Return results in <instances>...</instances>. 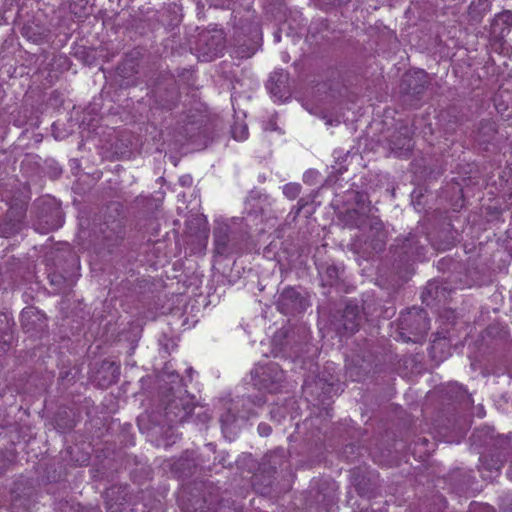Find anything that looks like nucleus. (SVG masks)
<instances>
[{"instance_id":"f257e3e1","label":"nucleus","mask_w":512,"mask_h":512,"mask_svg":"<svg viewBox=\"0 0 512 512\" xmlns=\"http://www.w3.org/2000/svg\"><path fill=\"white\" fill-rule=\"evenodd\" d=\"M193 409L192 398L186 392L180 391V394L176 395L171 388L167 394L162 396L155 409L139 416L138 425L143 430L144 422L147 421L154 427L172 428L185 422L191 416Z\"/></svg>"},{"instance_id":"f03ea898","label":"nucleus","mask_w":512,"mask_h":512,"mask_svg":"<svg viewBox=\"0 0 512 512\" xmlns=\"http://www.w3.org/2000/svg\"><path fill=\"white\" fill-rule=\"evenodd\" d=\"M473 445L488 446L490 451L480 456L479 471L483 479H492L491 473L499 472L508 460L511 452L510 440L502 435H494V430L483 428L475 431L470 437Z\"/></svg>"},{"instance_id":"7ed1b4c3","label":"nucleus","mask_w":512,"mask_h":512,"mask_svg":"<svg viewBox=\"0 0 512 512\" xmlns=\"http://www.w3.org/2000/svg\"><path fill=\"white\" fill-rule=\"evenodd\" d=\"M344 220L347 225L354 227H362L367 224L369 226L368 241L364 237H357L351 244L350 250L360 255L363 258H369L374 253L381 252L386 245V231L382 221L377 217H367L364 211L353 208L348 209L344 215Z\"/></svg>"},{"instance_id":"20e7f679","label":"nucleus","mask_w":512,"mask_h":512,"mask_svg":"<svg viewBox=\"0 0 512 512\" xmlns=\"http://www.w3.org/2000/svg\"><path fill=\"white\" fill-rule=\"evenodd\" d=\"M442 399L446 407L436 420V426L454 432L464 431L468 422L464 412L473 404L471 395L459 384L452 383L442 390Z\"/></svg>"},{"instance_id":"39448f33","label":"nucleus","mask_w":512,"mask_h":512,"mask_svg":"<svg viewBox=\"0 0 512 512\" xmlns=\"http://www.w3.org/2000/svg\"><path fill=\"white\" fill-rule=\"evenodd\" d=\"M178 501L183 512H216L223 505L219 488L213 482L205 480L186 484Z\"/></svg>"},{"instance_id":"423d86ee","label":"nucleus","mask_w":512,"mask_h":512,"mask_svg":"<svg viewBox=\"0 0 512 512\" xmlns=\"http://www.w3.org/2000/svg\"><path fill=\"white\" fill-rule=\"evenodd\" d=\"M429 238L422 232L412 231L395 239L391 247L393 267L400 277L410 273V267L425 257Z\"/></svg>"},{"instance_id":"0eeeda50","label":"nucleus","mask_w":512,"mask_h":512,"mask_svg":"<svg viewBox=\"0 0 512 512\" xmlns=\"http://www.w3.org/2000/svg\"><path fill=\"white\" fill-rule=\"evenodd\" d=\"M430 329L428 313L423 308L412 307L398 318V334L404 342L421 343Z\"/></svg>"},{"instance_id":"6e6552de","label":"nucleus","mask_w":512,"mask_h":512,"mask_svg":"<svg viewBox=\"0 0 512 512\" xmlns=\"http://www.w3.org/2000/svg\"><path fill=\"white\" fill-rule=\"evenodd\" d=\"M363 320V308L355 301H348L330 316V327L339 336H351L359 330Z\"/></svg>"},{"instance_id":"1a4fd4ad","label":"nucleus","mask_w":512,"mask_h":512,"mask_svg":"<svg viewBox=\"0 0 512 512\" xmlns=\"http://www.w3.org/2000/svg\"><path fill=\"white\" fill-rule=\"evenodd\" d=\"M253 385L258 390H264L269 393L278 392L284 382V371L277 363H267L258 365L251 371Z\"/></svg>"},{"instance_id":"9d476101","label":"nucleus","mask_w":512,"mask_h":512,"mask_svg":"<svg viewBox=\"0 0 512 512\" xmlns=\"http://www.w3.org/2000/svg\"><path fill=\"white\" fill-rule=\"evenodd\" d=\"M63 213L61 208L52 199L40 200L36 204L35 230L47 234L62 226Z\"/></svg>"},{"instance_id":"9b49d317","label":"nucleus","mask_w":512,"mask_h":512,"mask_svg":"<svg viewBox=\"0 0 512 512\" xmlns=\"http://www.w3.org/2000/svg\"><path fill=\"white\" fill-rule=\"evenodd\" d=\"M153 103L157 108L170 111L179 102V91L176 80L170 75H160L152 88Z\"/></svg>"},{"instance_id":"f8f14e48","label":"nucleus","mask_w":512,"mask_h":512,"mask_svg":"<svg viewBox=\"0 0 512 512\" xmlns=\"http://www.w3.org/2000/svg\"><path fill=\"white\" fill-rule=\"evenodd\" d=\"M310 305L307 293L300 287L287 286L279 294L276 301L278 311L285 315H296L304 312Z\"/></svg>"},{"instance_id":"ddd939ff","label":"nucleus","mask_w":512,"mask_h":512,"mask_svg":"<svg viewBox=\"0 0 512 512\" xmlns=\"http://www.w3.org/2000/svg\"><path fill=\"white\" fill-rule=\"evenodd\" d=\"M214 251L221 256H229L240 249L237 233L226 223H218L213 230Z\"/></svg>"},{"instance_id":"4468645a","label":"nucleus","mask_w":512,"mask_h":512,"mask_svg":"<svg viewBox=\"0 0 512 512\" xmlns=\"http://www.w3.org/2000/svg\"><path fill=\"white\" fill-rule=\"evenodd\" d=\"M336 483L334 481H322L317 488L310 490L317 512H334L337 503Z\"/></svg>"},{"instance_id":"2eb2a0df","label":"nucleus","mask_w":512,"mask_h":512,"mask_svg":"<svg viewBox=\"0 0 512 512\" xmlns=\"http://www.w3.org/2000/svg\"><path fill=\"white\" fill-rule=\"evenodd\" d=\"M428 75L423 70L415 71L411 74H406L401 83V93L405 97V101L411 98V105L413 100L419 101L428 87Z\"/></svg>"},{"instance_id":"dca6fc26","label":"nucleus","mask_w":512,"mask_h":512,"mask_svg":"<svg viewBox=\"0 0 512 512\" xmlns=\"http://www.w3.org/2000/svg\"><path fill=\"white\" fill-rule=\"evenodd\" d=\"M225 47L224 36L221 31L213 34L210 32L202 33L198 40V51L205 60H213L218 57Z\"/></svg>"},{"instance_id":"f3484780","label":"nucleus","mask_w":512,"mask_h":512,"mask_svg":"<svg viewBox=\"0 0 512 512\" xmlns=\"http://www.w3.org/2000/svg\"><path fill=\"white\" fill-rule=\"evenodd\" d=\"M26 215V209L23 205H11L5 216L0 218V237H9L18 233L22 228V223Z\"/></svg>"},{"instance_id":"a211bd4d","label":"nucleus","mask_w":512,"mask_h":512,"mask_svg":"<svg viewBox=\"0 0 512 512\" xmlns=\"http://www.w3.org/2000/svg\"><path fill=\"white\" fill-rule=\"evenodd\" d=\"M171 472L178 478H186L200 471L196 453L186 451L170 465Z\"/></svg>"},{"instance_id":"6ab92c4d","label":"nucleus","mask_w":512,"mask_h":512,"mask_svg":"<svg viewBox=\"0 0 512 512\" xmlns=\"http://www.w3.org/2000/svg\"><path fill=\"white\" fill-rule=\"evenodd\" d=\"M129 491L126 485H113L104 492L108 512H120L129 501Z\"/></svg>"},{"instance_id":"aec40b11","label":"nucleus","mask_w":512,"mask_h":512,"mask_svg":"<svg viewBox=\"0 0 512 512\" xmlns=\"http://www.w3.org/2000/svg\"><path fill=\"white\" fill-rule=\"evenodd\" d=\"M294 336L288 340L287 352L285 355L291 358H300L307 352L309 333L305 326H292Z\"/></svg>"},{"instance_id":"412c9836","label":"nucleus","mask_w":512,"mask_h":512,"mask_svg":"<svg viewBox=\"0 0 512 512\" xmlns=\"http://www.w3.org/2000/svg\"><path fill=\"white\" fill-rule=\"evenodd\" d=\"M391 151L398 157L408 156L413 148L411 131L407 126H401L390 139Z\"/></svg>"},{"instance_id":"4be33fe9","label":"nucleus","mask_w":512,"mask_h":512,"mask_svg":"<svg viewBox=\"0 0 512 512\" xmlns=\"http://www.w3.org/2000/svg\"><path fill=\"white\" fill-rule=\"evenodd\" d=\"M260 466L263 467V471L268 473L278 474V469L283 471L288 468V456L287 451L283 448H277L267 454L262 459Z\"/></svg>"},{"instance_id":"5701e85b","label":"nucleus","mask_w":512,"mask_h":512,"mask_svg":"<svg viewBox=\"0 0 512 512\" xmlns=\"http://www.w3.org/2000/svg\"><path fill=\"white\" fill-rule=\"evenodd\" d=\"M288 74L283 71H275L273 72L266 84L267 89L270 94L278 100H283L288 98Z\"/></svg>"},{"instance_id":"b1692460","label":"nucleus","mask_w":512,"mask_h":512,"mask_svg":"<svg viewBox=\"0 0 512 512\" xmlns=\"http://www.w3.org/2000/svg\"><path fill=\"white\" fill-rule=\"evenodd\" d=\"M457 232L453 230L451 224H446L431 237V245L437 250H448L456 241Z\"/></svg>"},{"instance_id":"393cba45","label":"nucleus","mask_w":512,"mask_h":512,"mask_svg":"<svg viewBox=\"0 0 512 512\" xmlns=\"http://www.w3.org/2000/svg\"><path fill=\"white\" fill-rule=\"evenodd\" d=\"M276 475L263 471V467L259 466L258 471L252 477V486L256 493L268 495L271 493Z\"/></svg>"},{"instance_id":"a878e982","label":"nucleus","mask_w":512,"mask_h":512,"mask_svg":"<svg viewBox=\"0 0 512 512\" xmlns=\"http://www.w3.org/2000/svg\"><path fill=\"white\" fill-rule=\"evenodd\" d=\"M512 29V11L506 10L495 16L491 23V34L498 40L505 38Z\"/></svg>"},{"instance_id":"bb28decb","label":"nucleus","mask_w":512,"mask_h":512,"mask_svg":"<svg viewBox=\"0 0 512 512\" xmlns=\"http://www.w3.org/2000/svg\"><path fill=\"white\" fill-rule=\"evenodd\" d=\"M265 403L262 396H243L235 403L234 409L237 410L241 420H248L254 414L253 407H261Z\"/></svg>"},{"instance_id":"cd10ccee","label":"nucleus","mask_w":512,"mask_h":512,"mask_svg":"<svg viewBox=\"0 0 512 512\" xmlns=\"http://www.w3.org/2000/svg\"><path fill=\"white\" fill-rule=\"evenodd\" d=\"M318 272L322 286L333 287L339 283L343 270L334 264L324 263L318 266Z\"/></svg>"},{"instance_id":"c85d7f7f","label":"nucleus","mask_w":512,"mask_h":512,"mask_svg":"<svg viewBox=\"0 0 512 512\" xmlns=\"http://www.w3.org/2000/svg\"><path fill=\"white\" fill-rule=\"evenodd\" d=\"M498 132L497 124L492 119H483L477 128V141L480 144L491 143Z\"/></svg>"},{"instance_id":"c756f323","label":"nucleus","mask_w":512,"mask_h":512,"mask_svg":"<svg viewBox=\"0 0 512 512\" xmlns=\"http://www.w3.org/2000/svg\"><path fill=\"white\" fill-rule=\"evenodd\" d=\"M233 410L234 408L227 409L220 417L222 432L229 439L237 433L239 429L238 420L241 419L239 414L236 415Z\"/></svg>"},{"instance_id":"7c9ffc66","label":"nucleus","mask_w":512,"mask_h":512,"mask_svg":"<svg viewBox=\"0 0 512 512\" xmlns=\"http://www.w3.org/2000/svg\"><path fill=\"white\" fill-rule=\"evenodd\" d=\"M215 445L208 443L204 446L200 453L196 454L200 471L212 470L215 466L217 457L215 455Z\"/></svg>"},{"instance_id":"2f4dec72","label":"nucleus","mask_w":512,"mask_h":512,"mask_svg":"<svg viewBox=\"0 0 512 512\" xmlns=\"http://www.w3.org/2000/svg\"><path fill=\"white\" fill-rule=\"evenodd\" d=\"M354 486L361 497L371 498L374 496V490L377 485L374 481V475L368 477L362 475L354 478Z\"/></svg>"},{"instance_id":"473e14b6","label":"nucleus","mask_w":512,"mask_h":512,"mask_svg":"<svg viewBox=\"0 0 512 512\" xmlns=\"http://www.w3.org/2000/svg\"><path fill=\"white\" fill-rule=\"evenodd\" d=\"M292 326H283L278 331L275 332L272 338V343L275 349L279 352H287L288 340L293 337Z\"/></svg>"},{"instance_id":"72a5a7b5","label":"nucleus","mask_w":512,"mask_h":512,"mask_svg":"<svg viewBox=\"0 0 512 512\" xmlns=\"http://www.w3.org/2000/svg\"><path fill=\"white\" fill-rule=\"evenodd\" d=\"M490 10L489 0H472L468 15L471 21L475 23L481 22L483 16Z\"/></svg>"},{"instance_id":"f704fd0d","label":"nucleus","mask_w":512,"mask_h":512,"mask_svg":"<svg viewBox=\"0 0 512 512\" xmlns=\"http://www.w3.org/2000/svg\"><path fill=\"white\" fill-rule=\"evenodd\" d=\"M43 315L33 307H26L21 312V324L27 331H32L36 328V322L40 321Z\"/></svg>"},{"instance_id":"c9c22d12","label":"nucleus","mask_w":512,"mask_h":512,"mask_svg":"<svg viewBox=\"0 0 512 512\" xmlns=\"http://www.w3.org/2000/svg\"><path fill=\"white\" fill-rule=\"evenodd\" d=\"M10 331L11 327L7 316L0 313V341L4 345H8L12 339Z\"/></svg>"},{"instance_id":"e433bc0d","label":"nucleus","mask_w":512,"mask_h":512,"mask_svg":"<svg viewBox=\"0 0 512 512\" xmlns=\"http://www.w3.org/2000/svg\"><path fill=\"white\" fill-rule=\"evenodd\" d=\"M348 195L349 201H353L356 204V209H359L361 211L365 210V204L368 201V196L366 193L359 191H349Z\"/></svg>"},{"instance_id":"4c0bfd02","label":"nucleus","mask_w":512,"mask_h":512,"mask_svg":"<svg viewBox=\"0 0 512 512\" xmlns=\"http://www.w3.org/2000/svg\"><path fill=\"white\" fill-rule=\"evenodd\" d=\"M443 292H444V288L440 290V287H439L437 281H431V282H428L427 286L425 287V290L422 293V297L424 298L425 295H429L432 298H438L441 295H444Z\"/></svg>"},{"instance_id":"58836bf2","label":"nucleus","mask_w":512,"mask_h":512,"mask_svg":"<svg viewBox=\"0 0 512 512\" xmlns=\"http://www.w3.org/2000/svg\"><path fill=\"white\" fill-rule=\"evenodd\" d=\"M102 368L107 369L111 374V377L109 378L108 381L109 384L116 383L118 381L120 375L119 365H117L115 362H105L102 365Z\"/></svg>"},{"instance_id":"ea45409f","label":"nucleus","mask_w":512,"mask_h":512,"mask_svg":"<svg viewBox=\"0 0 512 512\" xmlns=\"http://www.w3.org/2000/svg\"><path fill=\"white\" fill-rule=\"evenodd\" d=\"M301 191V186L298 183H288L283 187L284 195L289 199H295Z\"/></svg>"},{"instance_id":"a19ab883","label":"nucleus","mask_w":512,"mask_h":512,"mask_svg":"<svg viewBox=\"0 0 512 512\" xmlns=\"http://www.w3.org/2000/svg\"><path fill=\"white\" fill-rule=\"evenodd\" d=\"M232 135L236 140H245L248 136V128L246 125H235L232 128Z\"/></svg>"},{"instance_id":"79ce46f5","label":"nucleus","mask_w":512,"mask_h":512,"mask_svg":"<svg viewBox=\"0 0 512 512\" xmlns=\"http://www.w3.org/2000/svg\"><path fill=\"white\" fill-rule=\"evenodd\" d=\"M200 128L201 124H198V122H189L185 127V135L192 138L200 132Z\"/></svg>"},{"instance_id":"37998d69","label":"nucleus","mask_w":512,"mask_h":512,"mask_svg":"<svg viewBox=\"0 0 512 512\" xmlns=\"http://www.w3.org/2000/svg\"><path fill=\"white\" fill-rule=\"evenodd\" d=\"M271 427L270 425L266 424V423H260L258 425V432L261 436H269L271 434Z\"/></svg>"},{"instance_id":"c03bdc74","label":"nucleus","mask_w":512,"mask_h":512,"mask_svg":"<svg viewBox=\"0 0 512 512\" xmlns=\"http://www.w3.org/2000/svg\"><path fill=\"white\" fill-rule=\"evenodd\" d=\"M64 281V282H69L68 284L69 285H72L73 284V280L72 279H67L66 277L62 276V275H58V274H54L52 279H51V282L53 284H60L61 281Z\"/></svg>"},{"instance_id":"a18cd8bd","label":"nucleus","mask_w":512,"mask_h":512,"mask_svg":"<svg viewBox=\"0 0 512 512\" xmlns=\"http://www.w3.org/2000/svg\"><path fill=\"white\" fill-rule=\"evenodd\" d=\"M324 5L340 6L347 4L350 0H322Z\"/></svg>"},{"instance_id":"49530a36","label":"nucleus","mask_w":512,"mask_h":512,"mask_svg":"<svg viewBox=\"0 0 512 512\" xmlns=\"http://www.w3.org/2000/svg\"><path fill=\"white\" fill-rule=\"evenodd\" d=\"M29 30H30V27L25 26V27L23 28V31H24L25 35H26L28 38L32 39L34 42L38 41V37H37L36 35H33V36H32V35H29Z\"/></svg>"},{"instance_id":"de8ad7c7","label":"nucleus","mask_w":512,"mask_h":512,"mask_svg":"<svg viewBox=\"0 0 512 512\" xmlns=\"http://www.w3.org/2000/svg\"><path fill=\"white\" fill-rule=\"evenodd\" d=\"M115 226L113 227V230L114 231H117V234H121L122 233V225L120 223V221H117V222H114ZM119 237H121V235H118Z\"/></svg>"},{"instance_id":"09e8293b","label":"nucleus","mask_w":512,"mask_h":512,"mask_svg":"<svg viewBox=\"0 0 512 512\" xmlns=\"http://www.w3.org/2000/svg\"><path fill=\"white\" fill-rule=\"evenodd\" d=\"M71 509L74 511V512H83L84 511V508L82 505L78 504L76 507H71Z\"/></svg>"},{"instance_id":"8fccbe9b","label":"nucleus","mask_w":512,"mask_h":512,"mask_svg":"<svg viewBox=\"0 0 512 512\" xmlns=\"http://www.w3.org/2000/svg\"><path fill=\"white\" fill-rule=\"evenodd\" d=\"M173 9H174L173 13H174V14H176V11H175L176 6H174V7H173ZM173 20L175 21V24H178V23L180 22V17H178L177 15H175V17H174V19H173Z\"/></svg>"},{"instance_id":"3c124183","label":"nucleus","mask_w":512,"mask_h":512,"mask_svg":"<svg viewBox=\"0 0 512 512\" xmlns=\"http://www.w3.org/2000/svg\"><path fill=\"white\" fill-rule=\"evenodd\" d=\"M128 64L130 66L131 71L134 72V67H135L134 62L133 61H127V62H125L124 65H128Z\"/></svg>"},{"instance_id":"603ef678","label":"nucleus","mask_w":512,"mask_h":512,"mask_svg":"<svg viewBox=\"0 0 512 512\" xmlns=\"http://www.w3.org/2000/svg\"><path fill=\"white\" fill-rule=\"evenodd\" d=\"M302 201H303V200L301 199V200H299V202H298L299 208H298V210H297V214H298V213L300 212V210L304 207V203H302Z\"/></svg>"},{"instance_id":"864d4df0","label":"nucleus","mask_w":512,"mask_h":512,"mask_svg":"<svg viewBox=\"0 0 512 512\" xmlns=\"http://www.w3.org/2000/svg\"><path fill=\"white\" fill-rule=\"evenodd\" d=\"M469 486H470V481H469V480H467V481H465V483H464V487H461V489H460V490H461V491H463V490H464V488H468Z\"/></svg>"},{"instance_id":"5fc2aeb1","label":"nucleus","mask_w":512,"mask_h":512,"mask_svg":"<svg viewBox=\"0 0 512 512\" xmlns=\"http://www.w3.org/2000/svg\"><path fill=\"white\" fill-rule=\"evenodd\" d=\"M360 512H372L369 507H362Z\"/></svg>"},{"instance_id":"6e6d98bb","label":"nucleus","mask_w":512,"mask_h":512,"mask_svg":"<svg viewBox=\"0 0 512 512\" xmlns=\"http://www.w3.org/2000/svg\"><path fill=\"white\" fill-rule=\"evenodd\" d=\"M419 441H421V443L425 445L428 443V440L426 438H420Z\"/></svg>"},{"instance_id":"4d7b16f0","label":"nucleus","mask_w":512,"mask_h":512,"mask_svg":"<svg viewBox=\"0 0 512 512\" xmlns=\"http://www.w3.org/2000/svg\"><path fill=\"white\" fill-rule=\"evenodd\" d=\"M88 511H89V512H99V509H97V508H91V509H89Z\"/></svg>"},{"instance_id":"13d9d810","label":"nucleus","mask_w":512,"mask_h":512,"mask_svg":"<svg viewBox=\"0 0 512 512\" xmlns=\"http://www.w3.org/2000/svg\"><path fill=\"white\" fill-rule=\"evenodd\" d=\"M2 224V222L0 221V225Z\"/></svg>"}]
</instances>
